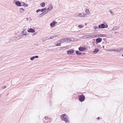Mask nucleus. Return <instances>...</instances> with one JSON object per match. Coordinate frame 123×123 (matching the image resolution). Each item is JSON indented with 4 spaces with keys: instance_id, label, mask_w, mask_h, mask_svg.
I'll list each match as a JSON object with an SVG mask.
<instances>
[{
    "instance_id": "nucleus-20",
    "label": "nucleus",
    "mask_w": 123,
    "mask_h": 123,
    "mask_svg": "<svg viewBox=\"0 0 123 123\" xmlns=\"http://www.w3.org/2000/svg\"><path fill=\"white\" fill-rule=\"evenodd\" d=\"M78 26V27H79V28H83L84 27L83 25H79Z\"/></svg>"
},
{
    "instance_id": "nucleus-47",
    "label": "nucleus",
    "mask_w": 123,
    "mask_h": 123,
    "mask_svg": "<svg viewBox=\"0 0 123 123\" xmlns=\"http://www.w3.org/2000/svg\"><path fill=\"white\" fill-rule=\"evenodd\" d=\"M103 47L104 48V46H103Z\"/></svg>"
},
{
    "instance_id": "nucleus-8",
    "label": "nucleus",
    "mask_w": 123,
    "mask_h": 123,
    "mask_svg": "<svg viewBox=\"0 0 123 123\" xmlns=\"http://www.w3.org/2000/svg\"><path fill=\"white\" fill-rule=\"evenodd\" d=\"M28 31L29 32H31L33 33L35 32V30L34 29L32 28H31L28 30Z\"/></svg>"
},
{
    "instance_id": "nucleus-36",
    "label": "nucleus",
    "mask_w": 123,
    "mask_h": 123,
    "mask_svg": "<svg viewBox=\"0 0 123 123\" xmlns=\"http://www.w3.org/2000/svg\"><path fill=\"white\" fill-rule=\"evenodd\" d=\"M46 10H49V11L51 10L50 9H49V7H48V8H46Z\"/></svg>"
},
{
    "instance_id": "nucleus-7",
    "label": "nucleus",
    "mask_w": 123,
    "mask_h": 123,
    "mask_svg": "<svg viewBox=\"0 0 123 123\" xmlns=\"http://www.w3.org/2000/svg\"><path fill=\"white\" fill-rule=\"evenodd\" d=\"M56 22H55V21H53L50 24V25L51 27H54L56 23Z\"/></svg>"
},
{
    "instance_id": "nucleus-37",
    "label": "nucleus",
    "mask_w": 123,
    "mask_h": 123,
    "mask_svg": "<svg viewBox=\"0 0 123 123\" xmlns=\"http://www.w3.org/2000/svg\"><path fill=\"white\" fill-rule=\"evenodd\" d=\"M28 5L27 4H26L25 5L24 7H28Z\"/></svg>"
},
{
    "instance_id": "nucleus-23",
    "label": "nucleus",
    "mask_w": 123,
    "mask_h": 123,
    "mask_svg": "<svg viewBox=\"0 0 123 123\" xmlns=\"http://www.w3.org/2000/svg\"><path fill=\"white\" fill-rule=\"evenodd\" d=\"M56 36V35H54V36H51L50 38V39H52L54 37H56V36Z\"/></svg>"
},
{
    "instance_id": "nucleus-29",
    "label": "nucleus",
    "mask_w": 123,
    "mask_h": 123,
    "mask_svg": "<svg viewBox=\"0 0 123 123\" xmlns=\"http://www.w3.org/2000/svg\"><path fill=\"white\" fill-rule=\"evenodd\" d=\"M78 16H79V17H83V16L81 14H79V15H78Z\"/></svg>"
},
{
    "instance_id": "nucleus-45",
    "label": "nucleus",
    "mask_w": 123,
    "mask_h": 123,
    "mask_svg": "<svg viewBox=\"0 0 123 123\" xmlns=\"http://www.w3.org/2000/svg\"><path fill=\"white\" fill-rule=\"evenodd\" d=\"M24 31H22V33H24Z\"/></svg>"
},
{
    "instance_id": "nucleus-38",
    "label": "nucleus",
    "mask_w": 123,
    "mask_h": 123,
    "mask_svg": "<svg viewBox=\"0 0 123 123\" xmlns=\"http://www.w3.org/2000/svg\"><path fill=\"white\" fill-rule=\"evenodd\" d=\"M6 87V86H3L2 87V88L4 89Z\"/></svg>"
},
{
    "instance_id": "nucleus-35",
    "label": "nucleus",
    "mask_w": 123,
    "mask_h": 123,
    "mask_svg": "<svg viewBox=\"0 0 123 123\" xmlns=\"http://www.w3.org/2000/svg\"><path fill=\"white\" fill-rule=\"evenodd\" d=\"M33 57H34V59L35 58H37L38 57V56L37 55H36L35 56H33Z\"/></svg>"
},
{
    "instance_id": "nucleus-22",
    "label": "nucleus",
    "mask_w": 123,
    "mask_h": 123,
    "mask_svg": "<svg viewBox=\"0 0 123 123\" xmlns=\"http://www.w3.org/2000/svg\"><path fill=\"white\" fill-rule=\"evenodd\" d=\"M68 47L67 46H64L61 47V48L62 49H66L67 48H68Z\"/></svg>"
},
{
    "instance_id": "nucleus-18",
    "label": "nucleus",
    "mask_w": 123,
    "mask_h": 123,
    "mask_svg": "<svg viewBox=\"0 0 123 123\" xmlns=\"http://www.w3.org/2000/svg\"><path fill=\"white\" fill-rule=\"evenodd\" d=\"M43 13H42L41 14H39L38 16V17L39 18H41L43 16Z\"/></svg>"
},
{
    "instance_id": "nucleus-15",
    "label": "nucleus",
    "mask_w": 123,
    "mask_h": 123,
    "mask_svg": "<svg viewBox=\"0 0 123 123\" xmlns=\"http://www.w3.org/2000/svg\"><path fill=\"white\" fill-rule=\"evenodd\" d=\"M48 7L51 10L53 8V6L52 5V4H50L49 5Z\"/></svg>"
},
{
    "instance_id": "nucleus-10",
    "label": "nucleus",
    "mask_w": 123,
    "mask_h": 123,
    "mask_svg": "<svg viewBox=\"0 0 123 123\" xmlns=\"http://www.w3.org/2000/svg\"><path fill=\"white\" fill-rule=\"evenodd\" d=\"M15 5L18 6H20L21 5V3L19 1H16L15 2Z\"/></svg>"
},
{
    "instance_id": "nucleus-40",
    "label": "nucleus",
    "mask_w": 123,
    "mask_h": 123,
    "mask_svg": "<svg viewBox=\"0 0 123 123\" xmlns=\"http://www.w3.org/2000/svg\"><path fill=\"white\" fill-rule=\"evenodd\" d=\"M48 117H45V119L46 120H47L48 119Z\"/></svg>"
},
{
    "instance_id": "nucleus-33",
    "label": "nucleus",
    "mask_w": 123,
    "mask_h": 123,
    "mask_svg": "<svg viewBox=\"0 0 123 123\" xmlns=\"http://www.w3.org/2000/svg\"><path fill=\"white\" fill-rule=\"evenodd\" d=\"M56 45L57 46H60L61 45V43H57L56 44Z\"/></svg>"
},
{
    "instance_id": "nucleus-34",
    "label": "nucleus",
    "mask_w": 123,
    "mask_h": 123,
    "mask_svg": "<svg viewBox=\"0 0 123 123\" xmlns=\"http://www.w3.org/2000/svg\"><path fill=\"white\" fill-rule=\"evenodd\" d=\"M40 11H41L40 9H38L37 10V11H36V12L37 13H38V12H39Z\"/></svg>"
},
{
    "instance_id": "nucleus-14",
    "label": "nucleus",
    "mask_w": 123,
    "mask_h": 123,
    "mask_svg": "<svg viewBox=\"0 0 123 123\" xmlns=\"http://www.w3.org/2000/svg\"><path fill=\"white\" fill-rule=\"evenodd\" d=\"M75 52L76 54L78 55H80L82 54V53L81 52H80L78 50L76 51Z\"/></svg>"
},
{
    "instance_id": "nucleus-42",
    "label": "nucleus",
    "mask_w": 123,
    "mask_h": 123,
    "mask_svg": "<svg viewBox=\"0 0 123 123\" xmlns=\"http://www.w3.org/2000/svg\"><path fill=\"white\" fill-rule=\"evenodd\" d=\"M97 119L98 120H99V117H98L97 118Z\"/></svg>"
},
{
    "instance_id": "nucleus-12",
    "label": "nucleus",
    "mask_w": 123,
    "mask_h": 123,
    "mask_svg": "<svg viewBox=\"0 0 123 123\" xmlns=\"http://www.w3.org/2000/svg\"><path fill=\"white\" fill-rule=\"evenodd\" d=\"M109 51H114L117 52V51H119V50H118V49H110L109 50Z\"/></svg>"
},
{
    "instance_id": "nucleus-5",
    "label": "nucleus",
    "mask_w": 123,
    "mask_h": 123,
    "mask_svg": "<svg viewBox=\"0 0 123 123\" xmlns=\"http://www.w3.org/2000/svg\"><path fill=\"white\" fill-rule=\"evenodd\" d=\"M74 52V50L72 49H71L68 50L67 53L68 54H73Z\"/></svg>"
},
{
    "instance_id": "nucleus-19",
    "label": "nucleus",
    "mask_w": 123,
    "mask_h": 123,
    "mask_svg": "<svg viewBox=\"0 0 123 123\" xmlns=\"http://www.w3.org/2000/svg\"><path fill=\"white\" fill-rule=\"evenodd\" d=\"M24 35L25 36H26L28 35V34L27 33H24L22 34V35L21 36L22 37H23V35Z\"/></svg>"
},
{
    "instance_id": "nucleus-1",
    "label": "nucleus",
    "mask_w": 123,
    "mask_h": 123,
    "mask_svg": "<svg viewBox=\"0 0 123 123\" xmlns=\"http://www.w3.org/2000/svg\"><path fill=\"white\" fill-rule=\"evenodd\" d=\"M61 118L62 120L64 121L66 123H68V118L67 117L66 114H64L61 115Z\"/></svg>"
},
{
    "instance_id": "nucleus-17",
    "label": "nucleus",
    "mask_w": 123,
    "mask_h": 123,
    "mask_svg": "<svg viewBox=\"0 0 123 123\" xmlns=\"http://www.w3.org/2000/svg\"><path fill=\"white\" fill-rule=\"evenodd\" d=\"M46 10V8H45L40 9L41 11L43 12H44Z\"/></svg>"
},
{
    "instance_id": "nucleus-26",
    "label": "nucleus",
    "mask_w": 123,
    "mask_h": 123,
    "mask_svg": "<svg viewBox=\"0 0 123 123\" xmlns=\"http://www.w3.org/2000/svg\"><path fill=\"white\" fill-rule=\"evenodd\" d=\"M86 12L87 13H88L89 12V10L88 9H86Z\"/></svg>"
},
{
    "instance_id": "nucleus-44",
    "label": "nucleus",
    "mask_w": 123,
    "mask_h": 123,
    "mask_svg": "<svg viewBox=\"0 0 123 123\" xmlns=\"http://www.w3.org/2000/svg\"><path fill=\"white\" fill-rule=\"evenodd\" d=\"M100 35H101V37L103 35H102V34H101Z\"/></svg>"
},
{
    "instance_id": "nucleus-31",
    "label": "nucleus",
    "mask_w": 123,
    "mask_h": 123,
    "mask_svg": "<svg viewBox=\"0 0 123 123\" xmlns=\"http://www.w3.org/2000/svg\"><path fill=\"white\" fill-rule=\"evenodd\" d=\"M34 59V57H33V56L30 58V59L32 61Z\"/></svg>"
},
{
    "instance_id": "nucleus-21",
    "label": "nucleus",
    "mask_w": 123,
    "mask_h": 123,
    "mask_svg": "<svg viewBox=\"0 0 123 123\" xmlns=\"http://www.w3.org/2000/svg\"><path fill=\"white\" fill-rule=\"evenodd\" d=\"M49 11H46L43 12V15L47 14V13Z\"/></svg>"
},
{
    "instance_id": "nucleus-43",
    "label": "nucleus",
    "mask_w": 123,
    "mask_h": 123,
    "mask_svg": "<svg viewBox=\"0 0 123 123\" xmlns=\"http://www.w3.org/2000/svg\"><path fill=\"white\" fill-rule=\"evenodd\" d=\"M1 94H0V98L1 97Z\"/></svg>"
},
{
    "instance_id": "nucleus-46",
    "label": "nucleus",
    "mask_w": 123,
    "mask_h": 123,
    "mask_svg": "<svg viewBox=\"0 0 123 123\" xmlns=\"http://www.w3.org/2000/svg\"><path fill=\"white\" fill-rule=\"evenodd\" d=\"M122 56L123 57V54L122 55Z\"/></svg>"
},
{
    "instance_id": "nucleus-2",
    "label": "nucleus",
    "mask_w": 123,
    "mask_h": 123,
    "mask_svg": "<svg viewBox=\"0 0 123 123\" xmlns=\"http://www.w3.org/2000/svg\"><path fill=\"white\" fill-rule=\"evenodd\" d=\"M71 41L70 38H65L63 39H62L60 40L59 42L61 43H63L64 42H69Z\"/></svg>"
},
{
    "instance_id": "nucleus-25",
    "label": "nucleus",
    "mask_w": 123,
    "mask_h": 123,
    "mask_svg": "<svg viewBox=\"0 0 123 123\" xmlns=\"http://www.w3.org/2000/svg\"><path fill=\"white\" fill-rule=\"evenodd\" d=\"M109 12H110V13H111V14H112V15H114V12H113L111 11L110 10H109Z\"/></svg>"
},
{
    "instance_id": "nucleus-30",
    "label": "nucleus",
    "mask_w": 123,
    "mask_h": 123,
    "mask_svg": "<svg viewBox=\"0 0 123 123\" xmlns=\"http://www.w3.org/2000/svg\"><path fill=\"white\" fill-rule=\"evenodd\" d=\"M94 27L95 30H97L98 29V27L97 26H94Z\"/></svg>"
},
{
    "instance_id": "nucleus-28",
    "label": "nucleus",
    "mask_w": 123,
    "mask_h": 123,
    "mask_svg": "<svg viewBox=\"0 0 123 123\" xmlns=\"http://www.w3.org/2000/svg\"><path fill=\"white\" fill-rule=\"evenodd\" d=\"M46 38H45L42 39V41L43 42H45L46 40Z\"/></svg>"
},
{
    "instance_id": "nucleus-39",
    "label": "nucleus",
    "mask_w": 123,
    "mask_h": 123,
    "mask_svg": "<svg viewBox=\"0 0 123 123\" xmlns=\"http://www.w3.org/2000/svg\"><path fill=\"white\" fill-rule=\"evenodd\" d=\"M46 40H49V39H50V38H49V37H46Z\"/></svg>"
},
{
    "instance_id": "nucleus-6",
    "label": "nucleus",
    "mask_w": 123,
    "mask_h": 123,
    "mask_svg": "<svg viewBox=\"0 0 123 123\" xmlns=\"http://www.w3.org/2000/svg\"><path fill=\"white\" fill-rule=\"evenodd\" d=\"M86 49L85 47H80L79 48V50L80 51H82Z\"/></svg>"
},
{
    "instance_id": "nucleus-13",
    "label": "nucleus",
    "mask_w": 123,
    "mask_h": 123,
    "mask_svg": "<svg viewBox=\"0 0 123 123\" xmlns=\"http://www.w3.org/2000/svg\"><path fill=\"white\" fill-rule=\"evenodd\" d=\"M119 28V27L118 26H116L113 27V28L112 29L113 30H116L118 29Z\"/></svg>"
},
{
    "instance_id": "nucleus-16",
    "label": "nucleus",
    "mask_w": 123,
    "mask_h": 123,
    "mask_svg": "<svg viewBox=\"0 0 123 123\" xmlns=\"http://www.w3.org/2000/svg\"><path fill=\"white\" fill-rule=\"evenodd\" d=\"M40 5L42 7H44L45 6V3L44 2H42L40 4Z\"/></svg>"
},
{
    "instance_id": "nucleus-11",
    "label": "nucleus",
    "mask_w": 123,
    "mask_h": 123,
    "mask_svg": "<svg viewBox=\"0 0 123 123\" xmlns=\"http://www.w3.org/2000/svg\"><path fill=\"white\" fill-rule=\"evenodd\" d=\"M99 51V49L97 48L95 49L93 51V53L95 54H96Z\"/></svg>"
},
{
    "instance_id": "nucleus-27",
    "label": "nucleus",
    "mask_w": 123,
    "mask_h": 123,
    "mask_svg": "<svg viewBox=\"0 0 123 123\" xmlns=\"http://www.w3.org/2000/svg\"><path fill=\"white\" fill-rule=\"evenodd\" d=\"M25 4H26V3H25L24 2H22L21 4V6H23L24 5H25Z\"/></svg>"
},
{
    "instance_id": "nucleus-9",
    "label": "nucleus",
    "mask_w": 123,
    "mask_h": 123,
    "mask_svg": "<svg viewBox=\"0 0 123 123\" xmlns=\"http://www.w3.org/2000/svg\"><path fill=\"white\" fill-rule=\"evenodd\" d=\"M102 39L101 38H98L96 39V42L98 43H100L102 41Z\"/></svg>"
},
{
    "instance_id": "nucleus-3",
    "label": "nucleus",
    "mask_w": 123,
    "mask_h": 123,
    "mask_svg": "<svg viewBox=\"0 0 123 123\" xmlns=\"http://www.w3.org/2000/svg\"><path fill=\"white\" fill-rule=\"evenodd\" d=\"M108 25L107 24L105 25L104 24H102L98 25V28H104L108 27Z\"/></svg>"
},
{
    "instance_id": "nucleus-4",
    "label": "nucleus",
    "mask_w": 123,
    "mask_h": 123,
    "mask_svg": "<svg viewBox=\"0 0 123 123\" xmlns=\"http://www.w3.org/2000/svg\"><path fill=\"white\" fill-rule=\"evenodd\" d=\"M79 100L81 102L83 101H84L85 98V96L83 95H81L79 96Z\"/></svg>"
},
{
    "instance_id": "nucleus-41",
    "label": "nucleus",
    "mask_w": 123,
    "mask_h": 123,
    "mask_svg": "<svg viewBox=\"0 0 123 123\" xmlns=\"http://www.w3.org/2000/svg\"><path fill=\"white\" fill-rule=\"evenodd\" d=\"M91 35H87L86 36H87L88 37L89 36V37H91Z\"/></svg>"
},
{
    "instance_id": "nucleus-32",
    "label": "nucleus",
    "mask_w": 123,
    "mask_h": 123,
    "mask_svg": "<svg viewBox=\"0 0 123 123\" xmlns=\"http://www.w3.org/2000/svg\"><path fill=\"white\" fill-rule=\"evenodd\" d=\"M118 50H119V51H121V50H123V48H122L120 49H118Z\"/></svg>"
},
{
    "instance_id": "nucleus-24",
    "label": "nucleus",
    "mask_w": 123,
    "mask_h": 123,
    "mask_svg": "<svg viewBox=\"0 0 123 123\" xmlns=\"http://www.w3.org/2000/svg\"><path fill=\"white\" fill-rule=\"evenodd\" d=\"M24 11V9L22 8H21L20 9V12H22Z\"/></svg>"
}]
</instances>
